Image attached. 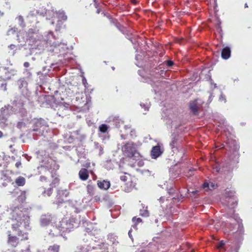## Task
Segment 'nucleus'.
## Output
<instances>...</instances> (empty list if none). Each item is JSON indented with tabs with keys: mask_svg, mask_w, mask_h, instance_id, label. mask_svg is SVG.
Masks as SVG:
<instances>
[{
	"mask_svg": "<svg viewBox=\"0 0 252 252\" xmlns=\"http://www.w3.org/2000/svg\"><path fill=\"white\" fill-rule=\"evenodd\" d=\"M9 222L11 228L16 235L11 234L8 231L7 243L13 247H16L19 244L20 240L25 241L29 239L28 231L31 230L30 227V217L24 214L19 209H15L11 213Z\"/></svg>",
	"mask_w": 252,
	"mask_h": 252,
	"instance_id": "f257e3e1",
	"label": "nucleus"
},
{
	"mask_svg": "<svg viewBox=\"0 0 252 252\" xmlns=\"http://www.w3.org/2000/svg\"><path fill=\"white\" fill-rule=\"evenodd\" d=\"M59 166L55 161H52L49 166H44L45 175H41L39 180L49 185V188L42 189V195L43 196H50L53 192V189L59 186L60 182L59 176L57 173Z\"/></svg>",
	"mask_w": 252,
	"mask_h": 252,
	"instance_id": "f03ea898",
	"label": "nucleus"
},
{
	"mask_svg": "<svg viewBox=\"0 0 252 252\" xmlns=\"http://www.w3.org/2000/svg\"><path fill=\"white\" fill-rule=\"evenodd\" d=\"M120 179L125 183L124 189L126 192H129L135 188L137 179L135 177L125 173L124 175L120 177Z\"/></svg>",
	"mask_w": 252,
	"mask_h": 252,
	"instance_id": "7ed1b4c3",
	"label": "nucleus"
},
{
	"mask_svg": "<svg viewBox=\"0 0 252 252\" xmlns=\"http://www.w3.org/2000/svg\"><path fill=\"white\" fill-rule=\"evenodd\" d=\"M122 150L125 156L128 158H135L136 149L133 143H126L122 147Z\"/></svg>",
	"mask_w": 252,
	"mask_h": 252,
	"instance_id": "20e7f679",
	"label": "nucleus"
},
{
	"mask_svg": "<svg viewBox=\"0 0 252 252\" xmlns=\"http://www.w3.org/2000/svg\"><path fill=\"white\" fill-rule=\"evenodd\" d=\"M94 5L96 8V13L99 14L100 12H102L101 15L103 17H106L107 19H109L108 13L106 14L104 12V4L99 3L98 0H94Z\"/></svg>",
	"mask_w": 252,
	"mask_h": 252,
	"instance_id": "39448f33",
	"label": "nucleus"
},
{
	"mask_svg": "<svg viewBox=\"0 0 252 252\" xmlns=\"http://www.w3.org/2000/svg\"><path fill=\"white\" fill-rule=\"evenodd\" d=\"M235 191L234 190H227L225 192V198L226 199L231 200L232 204L231 205L234 206V205H237V199L235 195Z\"/></svg>",
	"mask_w": 252,
	"mask_h": 252,
	"instance_id": "423d86ee",
	"label": "nucleus"
},
{
	"mask_svg": "<svg viewBox=\"0 0 252 252\" xmlns=\"http://www.w3.org/2000/svg\"><path fill=\"white\" fill-rule=\"evenodd\" d=\"M44 120L42 119L36 120L33 125V131H37L40 128L43 126L44 125Z\"/></svg>",
	"mask_w": 252,
	"mask_h": 252,
	"instance_id": "0eeeda50",
	"label": "nucleus"
},
{
	"mask_svg": "<svg viewBox=\"0 0 252 252\" xmlns=\"http://www.w3.org/2000/svg\"><path fill=\"white\" fill-rule=\"evenodd\" d=\"M97 185L98 187L101 189L103 190L108 189L110 187V183L107 180H103L97 181Z\"/></svg>",
	"mask_w": 252,
	"mask_h": 252,
	"instance_id": "6e6552de",
	"label": "nucleus"
},
{
	"mask_svg": "<svg viewBox=\"0 0 252 252\" xmlns=\"http://www.w3.org/2000/svg\"><path fill=\"white\" fill-rule=\"evenodd\" d=\"M162 152H161L160 147L159 146H156L153 147L151 151V157L153 158H156L158 157Z\"/></svg>",
	"mask_w": 252,
	"mask_h": 252,
	"instance_id": "1a4fd4ad",
	"label": "nucleus"
},
{
	"mask_svg": "<svg viewBox=\"0 0 252 252\" xmlns=\"http://www.w3.org/2000/svg\"><path fill=\"white\" fill-rule=\"evenodd\" d=\"M79 176L81 180H87L89 177L88 170L86 168H82L79 172Z\"/></svg>",
	"mask_w": 252,
	"mask_h": 252,
	"instance_id": "9d476101",
	"label": "nucleus"
},
{
	"mask_svg": "<svg viewBox=\"0 0 252 252\" xmlns=\"http://www.w3.org/2000/svg\"><path fill=\"white\" fill-rule=\"evenodd\" d=\"M231 54V51L230 49L228 47H225V48H223L221 51V57L222 59L224 60L228 59Z\"/></svg>",
	"mask_w": 252,
	"mask_h": 252,
	"instance_id": "9b49d317",
	"label": "nucleus"
},
{
	"mask_svg": "<svg viewBox=\"0 0 252 252\" xmlns=\"http://www.w3.org/2000/svg\"><path fill=\"white\" fill-rule=\"evenodd\" d=\"M189 108L191 112L194 115L198 114V108L196 101H193L189 103Z\"/></svg>",
	"mask_w": 252,
	"mask_h": 252,
	"instance_id": "f8f14e48",
	"label": "nucleus"
},
{
	"mask_svg": "<svg viewBox=\"0 0 252 252\" xmlns=\"http://www.w3.org/2000/svg\"><path fill=\"white\" fill-rule=\"evenodd\" d=\"M15 183L18 186H24L26 184V179L23 177L19 176L16 179Z\"/></svg>",
	"mask_w": 252,
	"mask_h": 252,
	"instance_id": "ddd939ff",
	"label": "nucleus"
},
{
	"mask_svg": "<svg viewBox=\"0 0 252 252\" xmlns=\"http://www.w3.org/2000/svg\"><path fill=\"white\" fill-rule=\"evenodd\" d=\"M132 220L133 223V225H132V226L134 228H137V225L139 223L142 222V220L141 218H137L136 217H133Z\"/></svg>",
	"mask_w": 252,
	"mask_h": 252,
	"instance_id": "4468645a",
	"label": "nucleus"
},
{
	"mask_svg": "<svg viewBox=\"0 0 252 252\" xmlns=\"http://www.w3.org/2000/svg\"><path fill=\"white\" fill-rule=\"evenodd\" d=\"M87 191L90 195L93 196L95 194V188L94 186L89 185L87 187Z\"/></svg>",
	"mask_w": 252,
	"mask_h": 252,
	"instance_id": "2eb2a0df",
	"label": "nucleus"
},
{
	"mask_svg": "<svg viewBox=\"0 0 252 252\" xmlns=\"http://www.w3.org/2000/svg\"><path fill=\"white\" fill-rule=\"evenodd\" d=\"M16 19L18 21L19 25L22 27H25L26 24L25 23L24 19L21 15H19L17 17Z\"/></svg>",
	"mask_w": 252,
	"mask_h": 252,
	"instance_id": "dca6fc26",
	"label": "nucleus"
},
{
	"mask_svg": "<svg viewBox=\"0 0 252 252\" xmlns=\"http://www.w3.org/2000/svg\"><path fill=\"white\" fill-rule=\"evenodd\" d=\"M59 250L60 246L56 244L50 246L48 248V251L49 252H59Z\"/></svg>",
	"mask_w": 252,
	"mask_h": 252,
	"instance_id": "f3484780",
	"label": "nucleus"
},
{
	"mask_svg": "<svg viewBox=\"0 0 252 252\" xmlns=\"http://www.w3.org/2000/svg\"><path fill=\"white\" fill-rule=\"evenodd\" d=\"M108 129V126L105 124H102L99 126V130L102 133H105Z\"/></svg>",
	"mask_w": 252,
	"mask_h": 252,
	"instance_id": "a211bd4d",
	"label": "nucleus"
},
{
	"mask_svg": "<svg viewBox=\"0 0 252 252\" xmlns=\"http://www.w3.org/2000/svg\"><path fill=\"white\" fill-rule=\"evenodd\" d=\"M225 205L229 208L230 209H234L237 205H234V206H231V204H232V201L231 200L229 199H226L225 200Z\"/></svg>",
	"mask_w": 252,
	"mask_h": 252,
	"instance_id": "6ab92c4d",
	"label": "nucleus"
},
{
	"mask_svg": "<svg viewBox=\"0 0 252 252\" xmlns=\"http://www.w3.org/2000/svg\"><path fill=\"white\" fill-rule=\"evenodd\" d=\"M177 142V139L175 137H173L172 139V140L170 143V147L172 149H173L175 147V145L176 144Z\"/></svg>",
	"mask_w": 252,
	"mask_h": 252,
	"instance_id": "aec40b11",
	"label": "nucleus"
},
{
	"mask_svg": "<svg viewBox=\"0 0 252 252\" xmlns=\"http://www.w3.org/2000/svg\"><path fill=\"white\" fill-rule=\"evenodd\" d=\"M113 24L114 26H115L116 28H118L119 29H120L121 25L120 24H117V21L114 19H112L111 18V25Z\"/></svg>",
	"mask_w": 252,
	"mask_h": 252,
	"instance_id": "412c9836",
	"label": "nucleus"
},
{
	"mask_svg": "<svg viewBox=\"0 0 252 252\" xmlns=\"http://www.w3.org/2000/svg\"><path fill=\"white\" fill-rule=\"evenodd\" d=\"M17 30V29L16 28H12L10 29L7 31V34L10 35V34L15 33L16 32Z\"/></svg>",
	"mask_w": 252,
	"mask_h": 252,
	"instance_id": "4be33fe9",
	"label": "nucleus"
},
{
	"mask_svg": "<svg viewBox=\"0 0 252 252\" xmlns=\"http://www.w3.org/2000/svg\"><path fill=\"white\" fill-rule=\"evenodd\" d=\"M140 215L142 216L148 217L149 216V212L147 210L141 211Z\"/></svg>",
	"mask_w": 252,
	"mask_h": 252,
	"instance_id": "5701e85b",
	"label": "nucleus"
},
{
	"mask_svg": "<svg viewBox=\"0 0 252 252\" xmlns=\"http://www.w3.org/2000/svg\"><path fill=\"white\" fill-rule=\"evenodd\" d=\"M219 100H220V101L221 102L224 101V102H225L226 98H225V96L222 94H221L220 96Z\"/></svg>",
	"mask_w": 252,
	"mask_h": 252,
	"instance_id": "b1692460",
	"label": "nucleus"
},
{
	"mask_svg": "<svg viewBox=\"0 0 252 252\" xmlns=\"http://www.w3.org/2000/svg\"><path fill=\"white\" fill-rule=\"evenodd\" d=\"M166 64L168 66L170 67L173 65L174 63L173 61L169 60L166 61Z\"/></svg>",
	"mask_w": 252,
	"mask_h": 252,
	"instance_id": "393cba45",
	"label": "nucleus"
},
{
	"mask_svg": "<svg viewBox=\"0 0 252 252\" xmlns=\"http://www.w3.org/2000/svg\"><path fill=\"white\" fill-rule=\"evenodd\" d=\"M8 48L11 50H14L16 48V46L14 44H10Z\"/></svg>",
	"mask_w": 252,
	"mask_h": 252,
	"instance_id": "a878e982",
	"label": "nucleus"
},
{
	"mask_svg": "<svg viewBox=\"0 0 252 252\" xmlns=\"http://www.w3.org/2000/svg\"><path fill=\"white\" fill-rule=\"evenodd\" d=\"M224 245V243L223 241H220L218 245V248H221Z\"/></svg>",
	"mask_w": 252,
	"mask_h": 252,
	"instance_id": "bb28decb",
	"label": "nucleus"
},
{
	"mask_svg": "<svg viewBox=\"0 0 252 252\" xmlns=\"http://www.w3.org/2000/svg\"><path fill=\"white\" fill-rule=\"evenodd\" d=\"M208 187H209V184L206 182L204 183L202 185V187L204 189H205L206 188H208Z\"/></svg>",
	"mask_w": 252,
	"mask_h": 252,
	"instance_id": "cd10ccee",
	"label": "nucleus"
},
{
	"mask_svg": "<svg viewBox=\"0 0 252 252\" xmlns=\"http://www.w3.org/2000/svg\"><path fill=\"white\" fill-rule=\"evenodd\" d=\"M21 165V161H18L15 164V166L17 168H19Z\"/></svg>",
	"mask_w": 252,
	"mask_h": 252,
	"instance_id": "c85d7f7f",
	"label": "nucleus"
},
{
	"mask_svg": "<svg viewBox=\"0 0 252 252\" xmlns=\"http://www.w3.org/2000/svg\"><path fill=\"white\" fill-rule=\"evenodd\" d=\"M30 66V63L29 62H25L24 63V66L25 67H28Z\"/></svg>",
	"mask_w": 252,
	"mask_h": 252,
	"instance_id": "c756f323",
	"label": "nucleus"
},
{
	"mask_svg": "<svg viewBox=\"0 0 252 252\" xmlns=\"http://www.w3.org/2000/svg\"><path fill=\"white\" fill-rule=\"evenodd\" d=\"M131 2L134 5H136L138 3V1L136 0H131Z\"/></svg>",
	"mask_w": 252,
	"mask_h": 252,
	"instance_id": "7c9ffc66",
	"label": "nucleus"
},
{
	"mask_svg": "<svg viewBox=\"0 0 252 252\" xmlns=\"http://www.w3.org/2000/svg\"><path fill=\"white\" fill-rule=\"evenodd\" d=\"M85 167L87 168H89L90 167V162L87 163L86 164V165H85Z\"/></svg>",
	"mask_w": 252,
	"mask_h": 252,
	"instance_id": "2f4dec72",
	"label": "nucleus"
},
{
	"mask_svg": "<svg viewBox=\"0 0 252 252\" xmlns=\"http://www.w3.org/2000/svg\"><path fill=\"white\" fill-rule=\"evenodd\" d=\"M4 15V13L0 10V17Z\"/></svg>",
	"mask_w": 252,
	"mask_h": 252,
	"instance_id": "473e14b6",
	"label": "nucleus"
},
{
	"mask_svg": "<svg viewBox=\"0 0 252 252\" xmlns=\"http://www.w3.org/2000/svg\"><path fill=\"white\" fill-rule=\"evenodd\" d=\"M2 135H3L2 132L1 131H0V138H1L2 136Z\"/></svg>",
	"mask_w": 252,
	"mask_h": 252,
	"instance_id": "72a5a7b5",
	"label": "nucleus"
},
{
	"mask_svg": "<svg viewBox=\"0 0 252 252\" xmlns=\"http://www.w3.org/2000/svg\"><path fill=\"white\" fill-rule=\"evenodd\" d=\"M116 123H117V121H118V123H120V120L119 119H116Z\"/></svg>",
	"mask_w": 252,
	"mask_h": 252,
	"instance_id": "f704fd0d",
	"label": "nucleus"
},
{
	"mask_svg": "<svg viewBox=\"0 0 252 252\" xmlns=\"http://www.w3.org/2000/svg\"><path fill=\"white\" fill-rule=\"evenodd\" d=\"M245 8H247V7H248V4H247V3H245Z\"/></svg>",
	"mask_w": 252,
	"mask_h": 252,
	"instance_id": "c9c22d12",
	"label": "nucleus"
},
{
	"mask_svg": "<svg viewBox=\"0 0 252 252\" xmlns=\"http://www.w3.org/2000/svg\"><path fill=\"white\" fill-rule=\"evenodd\" d=\"M64 17H65V18L64 19V20H66L67 19V16H65Z\"/></svg>",
	"mask_w": 252,
	"mask_h": 252,
	"instance_id": "e433bc0d",
	"label": "nucleus"
},
{
	"mask_svg": "<svg viewBox=\"0 0 252 252\" xmlns=\"http://www.w3.org/2000/svg\"><path fill=\"white\" fill-rule=\"evenodd\" d=\"M84 83H86V84H88L86 80H85Z\"/></svg>",
	"mask_w": 252,
	"mask_h": 252,
	"instance_id": "4c0bfd02",
	"label": "nucleus"
},
{
	"mask_svg": "<svg viewBox=\"0 0 252 252\" xmlns=\"http://www.w3.org/2000/svg\"><path fill=\"white\" fill-rule=\"evenodd\" d=\"M84 83H86V84H88L86 80H85Z\"/></svg>",
	"mask_w": 252,
	"mask_h": 252,
	"instance_id": "58836bf2",
	"label": "nucleus"
},
{
	"mask_svg": "<svg viewBox=\"0 0 252 252\" xmlns=\"http://www.w3.org/2000/svg\"><path fill=\"white\" fill-rule=\"evenodd\" d=\"M84 83H86V84H88L86 80H85Z\"/></svg>",
	"mask_w": 252,
	"mask_h": 252,
	"instance_id": "ea45409f",
	"label": "nucleus"
},
{
	"mask_svg": "<svg viewBox=\"0 0 252 252\" xmlns=\"http://www.w3.org/2000/svg\"><path fill=\"white\" fill-rule=\"evenodd\" d=\"M116 127H117V126H118L117 124H116Z\"/></svg>",
	"mask_w": 252,
	"mask_h": 252,
	"instance_id": "a19ab883",
	"label": "nucleus"
},
{
	"mask_svg": "<svg viewBox=\"0 0 252 252\" xmlns=\"http://www.w3.org/2000/svg\"><path fill=\"white\" fill-rule=\"evenodd\" d=\"M235 252H238L237 250L235 251Z\"/></svg>",
	"mask_w": 252,
	"mask_h": 252,
	"instance_id": "79ce46f5",
	"label": "nucleus"
}]
</instances>
